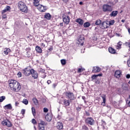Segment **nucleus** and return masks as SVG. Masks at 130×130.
Wrapping results in <instances>:
<instances>
[{
	"instance_id": "nucleus-1",
	"label": "nucleus",
	"mask_w": 130,
	"mask_h": 130,
	"mask_svg": "<svg viewBox=\"0 0 130 130\" xmlns=\"http://www.w3.org/2000/svg\"><path fill=\"white\" fill-rule=\"evenodd\" d=\"M113 3L111 2H109L108 4H104L103 5V11L104 12H112V6Z\"/></svg>"
},
{
	"instance_id": "nucleus-2",
	"label": "nucleus",
	"mask_w": 130,
	"mask_h": 130,
	"mask_svg": "<svg viewBox=\"0 0 130 130\" xmlns=\"http://www.w3.org/2000/svg\"><path fill=\"white\" fill-rule=\"evenodd\" d=\"M18 7L21 12H23V13H28V8H27L26 4H25L24 2L20 1L18 3Z\"/></svg>"
},
{
	"instance_id": "nucleus-3",
	"label": "nucleus",
	"mask_w": 130,
	"mask_h": 130,
	"mask_svg": "<svg viewBox=\"0 0 130 130\" xmlns=\"http://www.w3.org/2000/svg\"><path fill=\"white\" fill-rule=\"evenodd\" d=\"M32 71V69H28V68H26L24 69L21 70L22 73L24 75V76H29L31 75V72Z\"/></svg>"
},
{
	"instance_id": "nucleus-4",
	"label": "nucleus",
	"mask_w": 130,
	"mask_h": 130,
	"mask_svg": "<svg viewBox=\"0 0 130 130\" xmlns=\"http://www.w3.org/2000/svg\"><path fill=\"white\" fill-rule=\"evenodd\" d=\"M11 90L14 92H19L20 90H21V85L20 84V83L18 82L16 83Z\"/></svg>"
},
{
	"instance_id": "nucleus-5",
	"label": "nucleus",
	"mask_w": 130,
	"mask_h": 130,
	"mask_svg": "<svg viewBox=\"0 0 130 130\" xmlns=\"http://www.w3.org/2000/svg\"><path fill=\"white\" fill-rule=\"evenodd\" d=\"M85 121L88 125H94L95 122V121H94V119L92 117H88Z\"/></svg>"
},
{
	"instance_id": "nucleus-6",
	"label": "nucleus",
	"mask_w": 130,
	"mask_h": 130,
	"mask_svg": "<svg viewBox=\"0 0 130 130\" xmlns=\"http://www.w3.org/2000/svg\"><path fill=\"white\" fill-rule=\"evenodd\" d=\"M18 81L15 80L11 79L8 81L9 87L10 89H12L14 87L15 84H18Z\"/></svg>"
},
{
	"instance_id": "nucleus-7",
	"label": "nucleus",
	"mask_w": 130,
	"mask_h": 130,
	"mask_svg": "<svg viewBox=\"0 0 130 130\" xmlns=\"http://www.w3.org/2000/svg\"><path fill=\"white\" fill-rule=\"evenodd\" d=\"M65 95L70 100H74L75 99V95H74V93L73 92L68 91L65 92Z\"/></svg>"
},
{
	"instance_id": "nucleus-8",
	"label": "nucleus",
	"mask_w": 130,
	"mask_h": 130,
	"mask_svg": "<svg viewBox=\"0 0 130 130\" xmlns=\"http://www.w3.org/2000/svg\"><path fill=\"white\" fill-rule=\"evenodd\" d=\"M84 41H85V37L84 35L80 36L78 40V42H79V44H81V45H84Z\"/></svg>"
},
{
	"instance_id": "nucleus-9",
	"label": "nucleus",
	"mask_w": 130,
	"mask_h": 130,
	"mask_svg": "<svg viewBox=\"0 0 130 130\" xmlns=\"http://www.w3.org/2000/svg\"><path fill=\"white\" fill-rule=\"evenodd\" d=\"M3 125H7L8 127L12 126V123L9 120H5L2 122Z\"/></svg>"
},
{
	"instance_id": "nucleus-10",
	"label": "nucleus",
	"mask_w": 130,
	"mask_h": 130,
	"mask_svg": "<svg viewBox=\"0 0 130 130\" xmlns=\"http://www.w3.org/2000/svg\"><path fill=\"white\" fill-rule=\"evenodd\" d=\"M30 75H31L34 79H37V78H38V73H37V72L34 70V69H31Z\"/></svg>"
},
{
	"instance_id": "nucleus-11",
	"label": "nucleus",
	"mask_w": 130,
	"mask_h": 130,
	"mask_svg": "<svg viewBox=\"0 0 130 130\" xmlns=\"http://www.w3.org/2000/svg\"><path fill=\"white\" fill-rule=\"evenodd\" d=\"M100 27L101 29H106L108 28V23L105 21L102 22Z\"/></svg>"
},
{
	"instance_id": "nucleus-12",
	"label": "nucleus",
	"mask_w": 130,
	"mask_h": 130,
	"mask_svg": "<svg viewBox=\"0 0 130 130\" xmlns=\"http://www.w3.org/2000/svg\"><path fill=\"white\" fill-rule=\"evenodd\" d=\"M56 127L57 128V129L60 130L62 129L63 128V125L62 124V122H58L56 123Z\"/></svg>"
},
{
	"instance_id": "nucleus-13",
	"label": "nucleus",
	"mask_w": 130,
	"mask_h": 130,
	"mask_svg": "<svg viewBox=\"0 0 130 130\" xmlns=\"http://www.w3.org/2000/svg\"><path fill=\"white\" fill-rule=\"evenodd\" d=\"M63 22L66 24V25H69L70 23V16H66L63 18Z\"/></svg>"
},
{
	"instance_id": "nucleus-14",
	"label": "nucleus",
	"mask_w": 130,
	"mask_h": 130,
	"mask_svg": "<svg viewBox=\"0 0 130 130\" xmlns=\"http://www.w3.org/2000/svg\"><path fill=\"white\" fill-rule=\"evenodd\" d=\"M45 119L47 120V121H51L52 119V115L51 114H47L45 116Z\"/></svg>"
},
{
	"instance_id": "nucleus-15",
	"label": "nucleus",
	"mask_w": 130,
	"mask_h": 130,
	"mask_svg": "<svg viewBox=\"0 0 130 130\" xmlns=\"http://www.w3.org/2000/svg\"><path fill=\"white\" fill-rule=\"evenodd\" d=\"M101 71V68L98 67H94L92 69V72L96 73H99Z\"/></svg>"
},
{
	"instance_id": "nucleus-16",
	"label": "nucleus",
	"mask_w": 130,
	"mask_h": 130,
	"mask_svg": "<svg viewBox=\"0 0 130 130\" xmlns=\"http://www.w3.org/2000/svg\"><path fill=\"white\" fill-rule=\"evenodd\" d=\"M70 104H71V103H70L69 100H67V99L63 100V105H64L65 106L68 107V106H70Z\"/></svg>"
},
{
	"instance_id": "nucleus-17",
	"label": "nucleus",
	"mask_w": 130,
	"mask_h": 130,
	"mask_svg": "<svg viewBox=\"0 0 130 130\" xmlns=\"http://www.w3.org/2000/svg\"><path fill=\"white\" fill-rule=\"evenodd\" d=\"M38 125H46L47 124V123L45 122V121L41 119H39L38 120Z\"/></svg>"
},
{
	"instance_id": "nucleus-18",
	"label": "nucleus",
	"mask_w": 130,
	"mask_h": 130,
	"mask_svg": "<svg viewBox=\"0 0 130 130\" xmlns=\"http://www.w3.org/2000/svg\"><path fill=\"white\" fill-rule=\"evenodd\" d=\"M120 75H121V71L119 70H117L115 72V77L118 79V78H120Z\"/></svg>"
},
{
	"instance_id": "nucleus-19",
	"label": "nucleus",
	"mask_w": 130,
	"mask_h": 130,
	"mask_svg": "<svg viewBox=\"0 0 130 130\" xmlns=\"http://www.w3.org/2000/svg\"><path fill=\"white\" fill-rule=\"evenodd\" d=\"M109 52L110 53H112V54H115L116 53V50L115 49H113L112 47H110L108 48Z\"/></svg>"
},
{
	"instance_id": "nucleus-20",
	"label": "nucleus",
	"mask_w": 130,
	"mask_h": 130,
	"mask_svg": "<svg viewBox=\"0 0 130 130\" xmlns=\"http://www.w3.org/2000/svg\"><path fill=\"white\" fill-rule=\"evenodd\" d=\"M118 14V11H113L110 14V17H116Z\"/></svg>"
},
{
	"instance_id": "nucleus-21",
	"label": "nucleus",
	"mask_w": 130,
	"mask_h": 130,
	"mask_svg": "<svg viewBox=\"0 0 130 130\" xmlns=\"http://www.w3.org/2000/svg\"><path fill=\"white\" fill-rule=\"evenodd\" d=\"M76 23H78L79 25H81V26L83 25V24H84V20L80 18H78L76 19Z\"/></svg>"
},
{
	"instance_id": "nucleus-22",
	"label": "nucleus",
	"mask_w": 130,
	"mask_h": 130,
	"mask_svg": "<svg viewBox=\"0 0 130 130\" xmlns=\"http://www.w3.org/2000/svg\"><path fill=\"white\" fill-rule=\"evenodd\" d=\"M44 18L46 19V20H51V15L48 13H46L45 15H44Z\"/></svg>"
},
{
	"instance_id": "nucleus-23",
	"label": "nucleus",
	"mask_w": 130,
	"mask_h": 130,
	"mask_svg": "<svg viewBox=\"0 0 130 130\" xmlns=\"http://www.w3.org/2000/svg\"><path fill=\"white\" fill-rule=\"evenodd\" d=\"M9 11H11V7L8 6L4 10L2 11V14H4V13H7V12H9Z\"/></svg>"
},
{
	"instance_id": "nucleus-24",
	"label": "nucleus",
	"mask_w": 130,
	"mask_h": 130,
	"mask_svg": "<svg viewBox=\"0 0 130 130\" xmlns=\"http://www.w3.org/2000/svg\"><path fill=\"white\" fill-rule=\"evenodd\" d=\"M36 51L38 53H41L42 52V49H41V48L40 47L37 46L36 47Z\"/></svg>"
},
{
	"instance_id": "nucleus-25",
	"label": "nucleus",
	"mask_w": 130,
	"mask_h": 130,
	"mask_svg": "<svg viewBox=\"0 0 130 130\" xmlns=\"http://www.w3.org/2000/svg\"><path fill=\"white\" fill-rule=\"evenodd\" d=\"M122 45V42H121V41H119L116 46V49H120V48H121V46Z\"/></svg>"
},
{
	"instance_id": "nucleus-26",
	"label": "nucleus",
	"mask_w": 130,
	"mask_h": 130,
	"mask_svg": "<svg viewBox=\"0 0 130 130\" xmlns=\"http://www.w3.org/2000/svg\"><path fill=\"white\" fill-rule=\"evenodd\" d=\"M5 108L6 109H9L10 110L13 109V107H12V105L11 104H8L5 106Z\"/></svg>"
},
{
	"instance_id": "nucleus-27",
	"label": "nucleus",
	"mask_w": 130,
	"mask_h": 130,
	"mask_svg": "<svg viewBox=\"0 0 130 130\" xmlns=\"http://www.w3.org/2000/svg\"><path fill=\"white\" fill-rule=\"evenodd\" d=\"M10 51H11V49L6 48L4 50V52L5 53V54H6V55H8V54H9V52H10Z\"/></svg>"
},
{
	"instance_id": "nucleus-28",
	"label": "nucleus",
	"mask_w": 130,
	"mask_h": 130,
	"mask_svg": "<svg viewBox=\"0 0 130 130\" xmlns=\"http://www.w3.org/2000/svg\"><path fill=\"white\" fill-rule=\"evenodd\" d=\"M102 23V22L101 21V20L98 19L95 21V25H96L98 26H99V25H100H100H101Z\"/></svg>"
},
{
	"instance_id": "nucleus-29",
	"label": "nucleus",
	"mask_w": 130,
	"mask_h": 130,
	"mask_svg": "<svg viewBox=\"0 0 130 130\" xmlns=\"http://www.w3.org/2000/svg\"><path fill=\"white\" fill-rule=\"evenodd\" d=\"M32 101L35 105H38V100L36 98H34L32 99Z\"/></svg>"
},
{
	"instance_id": "nucleus-30",
	"label": "nucleus",
	"mask_w": 130,
	"mask_h": 130,
	"mask_svg": "<svg viewBox=\"0 0 130 130\" xmlns=\"http://www.w3.org/2000/svg\"><path fill=\"white\" fill-rule=\"evenodd\" d=\"M90 23L86 22L83 24V26L84 28H88V27H90Z\"/></svg>"
},
{
	"instance_id": "nucleus-31",
	"label": "nucleus",
	"mask_w": 130,
	"mask_h": 130,
	"mask_svg": "<svg viewBox=\"0 0 130 130\" xmlns=\"http://www.w3.org/2000/svg\"><path fill=\"white\" fill-rule=\"evenodd\" d=\"M31 111H32V115H34V116H35V115H36V111L35 110V108L32 107Z\"/></svg>"
},
{
	"instance_id": "nucleus-32",
	"label": "nucleus",
	"mask_w": 130,
	"mask_h": 130,
	"mask_svg": "<svg viewBox=\"0 0 130 130\" xmlns=\"http://www.w3.org/2000/svg\"><path fill=\"white\" fill-rule=\"evenodd\" d=\"M101 98L103 99V102H104V103H106V95L104 94L101 96Z\"/></svg>"
},
{
	"instance_id": "nucleus-33",
	"label": "nucleus",
	"mask_w": 130,
	"mask_h": 130,
	"mask_svg": "<svg viewBox=\"0 0 130 130\" xmlns=\"http://www.w3.org/2000/svg\"><path fill=\"white\" fill-rule=\"evenodd\" d=\"M38 127L39 130L45 129V127L44 126V125H38Z\"/></svg>"
},
{
	"instance_id": "nucleus-34",
	"label": "nucleus",
	"mask_w": 130,
	"mask_h": 130,
	"mask_svg": "<svg viewBox=\"0 0 130 130\" xmlns=\"http://www.w3.org/2000/svg\"><path fill=\"white\" fill-rule=\"evenodd\" d=\"M122 89L124 92H126V91H127V90H128V87L127 86V85H125L123 86Z\"/></svg>"
},
{
	"instance_id": "nucleus-35",
	"label": "nucleus",
	"mask_w": 130,
	"mask_h": 130,
	"mask_svg": "<svg viewBox=\"0 0 130 130\" xmlns=\"http://www.w3.org/2000/svg\"><path fill=\"white\" fill-rule=\"evenodd\" d=\"M60 61L62 66H65L66 63H67V61L64 59H61Z\"/></svg>"
},
{
	"instance_id": "nucleus-36",
	"label": "nucleus",
	"mask_w": 130,
	"mask_h": 130,
	"mask_svg": "<svg viewBox=\"0 0 130 130\" xmlns=\"http://www.w3.org/2000/svg\"><path fill=\"white\" fill-rule=\"evenodd\" d=\"M106 125V122L102 120V125L103 126V128H105V125Z\"/></svg>"
},
{
	"instance_id": "nucleus-37",
	"label": "nucleus",
	"mask_w": 130,
	"mask_h": 130,
	"mask_svg": "<svg viewBox=\"0 0 130 130\" xmlns=\"http://www.w3.org/2000/svg\"><path fill=\"white\" fill-rule=\"evenodd\" d=\"M34 4L35 6H38L39 5V0H34Z\"/></svg>"
},
{
	"instance_id": "nucleus-38",
	"label": "nucleus",
	"mask_w": 130,
	"mask_h": 130,
	"mask_svg": "<svg viewBox=\"0 0 130 130\" xmlns=\"http://www.w3.org/2000/svg\"><path fill=\"white\" fill-rule=\"evenodd\" d=\"M82 129L83 130H89V128L86 126L85 125H84L82 126Z\"/></svg>"
},
{
	"instance_id": "nucleus-39",
	"label": "nucleus",
	"mask_w": 130,
	"mask_h": 130,
	"mask_svg": "<svg viewBox=\"0 0 130 130\" xmlns=\"http://www.w3.org/2000/svg\"><path fill=\"white\" fill-rule=\"evenodd\" d=\"M84 71H85V69H84L83 68H79L78 69L77 72H78V73H82V72H84Z\"/></svg>"
},
{
	"instance_id": "nucleus-40",
	"label": "nucleus",
	"mask_w": 130,
	"mask_h": 130,
	"mask_svg": "<svg viewBox=\"0 0 130 130\" xmlns=\"http://www.w3.org/2000/svg\"><path fill=\"white\" fill-rule=\"evenodd\" d=\"M22 103H23V104H25V105H28V100H27V99L23 100V101H22Z\"/></svg>"
},
{
	"instance_id": "nucleus-41",
	"label": "nucleus",
	"mask_w": 130,
	"mask_h": 130,
	"mask_svg": "<svg viewBox=\"0 0 130 130\" xmlns=\"http://www.w3.org/2000/svg\"><path fill=\"white\" fill-rule=\"evenodd\" d=\"M6 99V96H2L0 97V102H3L4 100Z\"/></svg>"
},
{
	"instance_id": "nucleus-42",
	"label": "nucleus",
	"mask_w": 130,
	"mask_h": 130,
	"mask_svg": "<svg viewBox=\"0 0 130 130\" xmlns=\"http://www.w3.org/2000/svg\"><path fill=\"white\" fill-rule=\"evenodd\" d=\"M114 23H115V21H114V20H112L109 21V24L110 25H113V24H114Z\"/></svg>"
},
{
	"instance_id": "nucleus-43",
	"label": "nucleus",
	"mask_w": 130,
	"mask_h": 130,
	"mask_svg": "<svg viewBox=\"0 0 130 130\" xmlns=\"http://www.w3.org/2000/svg\"><path fill=\"white\" fill-rule=\"evenodd\" d=\"M31 122L32 123H33V124H37V121H36V120H35V119L33 118L31 120Z\"/></svg>"
},
{
	"instance_id": "nucleus-44",
	"label": "nucleus",
	"mask_w": 130,
	"mask_h": 130,
	"mask_svg": "<svg viewBox=\"0 0 130 130\" xmlns=\"http://www.w3.org/2000/svg\"><path fill=\"white\" fill-rule=\"evenodd\" d=\"M125 45H126V46H127L128 47H129V48L130 49V42H125Z\"/></svg>"
},
{
	"instance_id": "nucleus-45",
	"label": "nucleus",
	"mask_w": 130,
	"mask_h": 130,
	"mask_svg": "<svg viewBox=\"0 0 130 130\" xmlns=\"http://www.w3.org/2000/svg\"><path fill=\"white\" fill-rule=\"evenodd\" d=\"M91 79H92V80H96L97 79V77L96 76V75H93L91 76Z\"/></svg>"
},
{
	"instance_id": "nucleus-46",
	"label": "nucleus",
	"mask_w": 130,
	"mask_h": 130,
	"mask_svg": "<svg viewBox=\"0 0 130 130\" xmlns=\"http://www.w3.org/2000/svg\"><path fill=\"white\" fill-rule=\"evenodd\" d=\"M17 76H18V78H21V77H22V73L21 72H19L17 73Z\"/></svg>"
},
{
	"instance_id": "nucleus-47",
	"label": "nucleus",
	"mask_w": 130,
	"mask_h": 130,
	"mask_svg": "<svg viewBox=\"0 0 130 130\" xmlns=\"http://www.w3.org/2000/svg\"><path fill=\"white\" fill-rule=\"evenodd\" d=\"M2 18H3V19L7 18V15L6 14L2 13Z\"/></svg>"
},
{
	"instance_id": "nucleus-48",
	"label": "nucleus",
	"mask_w": 130,
	"mask_h": 130,
	"mask_svg": "<svg viewBox=\"0 0 130 130\" xmlns=\"http://www.w3.org/2000/svg\"><path fill=\"white\" fill-rule=\"evenodd\" d=\"M25 109H22L21 111V113L22 114V115H24L25 114Z\"/></svg>"
},
{
	"instance_id": "nucleus-49",
	"label": "nucleus",
	"mask_w": 130,
	"mask_h": 130,
	"mask_svg": "<svg viewBox=\"0 0 130 130\" xmlns=\"http://www.w3.org/2000/svg\"><path fill=\"white\" fill-rule=\"evenodd\" d=\"M95 84H98V85H99V84H100L101 83L100 81L97 79H95Z\"/></svg>"
},
{
	"instance_id": "nucleus-50",
	"label": "nucleus",
	"mask_w": 130,
	"mask_h": 130,
	"mask_svg": "<svg viewBox=\"0 0 130 130\" xmlns=\"http://www.w3.org/2000/svg\"><path fill=\"white\" fill-rule=\"evenodd\" d=\"M36 7H38V8L39 9H41V8H42V7L43 8V6H42V5H41L40 4H38V6H36Z\"/></svg>"
},
{
	"instance_id": "nucleus-51",
	"label": "nucleus",
	"mask_w": 130,
	"mask_h": 130,
	"mask_svg": "<svg viewBox=\"0 0 130 130\" xmlns=\"http://www.w3.org/2000/svg\"><path fill=\"white\" fill-rule=\"evenodd\" d=\"M81 108H82V107H78L76 108V110L77 111H81Z\"/></svg>"
},
{
	"instance_id": "nucleus-52",
	"label": "nucleus",
	"mask_w": 130,
	"mask_h": 130,
	"mask_svg": "<svg viewBox=\"0 0 130 130\" xmlns=\"http://www.w3.org/2000/svg\"><path fill=\"white\" fill-rule=\"evenodd\" d=\"M127 66L128 67H130V56L129 59L127 60Z\"/></svg>"
},
{
	"instance_id": "nucleus-53",
	"label": "nucleus",
	"mask_w": 130,
	"mask_h": 130,
	"mask_svg": "<svg viewBox=\"0 0 130 130\" xmlns=\"http://www.w3.org/2000/svg\"><path fill=\"white\" fill-rule=\"evenodd\" d=\"M44 112H48V109L46 108H44Z\"/></svg>"
},
{
	"instance_id": "nucleus-54",
	"label": "nucleus",
	"mask_w": 130,
	"mask_h": 130,
	"mask_svg": "<svg viewBox=\"0 0 130 130\" xmlns=\"http://www.w3.org/2000/svg\"><path fill=\"white\" fill-rule=\"evenodd\" d=\"M85 115H86V116H90V113L87 111H85Z\"/></svg>"
},
{
	"instance_id": "nucleus-55",
	"label": "nucleus",
	"mask_w": 130,
	"mask_h": 130,
	"mask_svg": "<svg viewBox=\"0 0 130 130\" xmlns=\"http://www.w3.org/2000/svg\"><path fill=\"white\" fill-rule=\"evenodd\" d=\"M96 78H98V77H102V74H98V75H96Z\"/></svg>"
},
{
	"instance_id": "nucleus-56",
	"label": "nucleus",
	"mask_w": 130,
	"mask_h": 130,
	"mask_svg": "<svg viewBox=\"0 0 130 130\" xmlns=\"http://www.w3.org/2000/svg\"><path fill=\"white\" fill-rule=\"evenodd\" d=\"M82 98L83 100L84 101L85 103H86V101H85V100H86V97H85L84 96H83L82 97Z\"/></svg>"
},
{
	"instance_id": "nucleus-57",
	"label": "nucleus",
	"mask_w": 130,
	"mask_h": 130,
	"mask_svg": "<svg viewBox=\"0 0 130 130\" xmlns=\"http://www.w3.org/2000/svg\"><path fill=\"white\" fill-rule=\"evenodd\" d=\"M126 79H129L130 78V75L129 74H127L126 76Z\"/></svg>"
},
{
	"instance_id": "nucleus-58",
	"label": "nucleus",
	"mask_w": 130,
	"mask_h": 130,
	"mask_svg": "<svg viewBox=\"0 0 130 130\" xmlns=\"http://www.w3.org/2000/svg\"><path fill=\"white\" fill-rule=\"evenodd\" d=\"M41 46H42V47H45V44L44 43H42Z\"/></svg>"
},
{
	"instance_id": "nucleus-59",
	"label": "nucleus",
	"mask_w": 130,
	"mask_h": 130,
	"mask_svg": "<svg viewBox=\"0 0 130 130\" xmlns=\"http://www.w3.org/2000/svg\"><path fill=\"white\" fill-rule=\"evenodd\" d=\"M48 85H49V84H50L51 83V81L50 80H48L47 82Z\"/></svg>"
},
{
	"instance_id": "nucleus-60",
	"label": "nucleus",
	"mask_w": 130,
	"mask_h": 130,
	"mask_svg": "<svg viewBox=\"0 0 130 130\" xmlns=\"http://www.w3.org/2000/svg\"><path fill=\"white\" fill-rule=\"evenodd\" d=\"M56 86H57L56 84H55V83L53 84V87L54 88H55L56 87Z\"/></svg>"
},
{
	"instance_id": "nucleus-61",
	"label": "nucleus",
	"mask_w": 130,
	"mask_h": 130,
	"mask_svg": "<svg viewBox=\"0 0 130 130\" xmlns=\"http://www.w3.org/2000/svg\"><path fill=\"white\" fill-rule=\"evenodd\" d=\"M19 105V103L18 102H16L15 103V106H18Z\"/></svg>"
},
{
	"instance_id": "nucleus-62",
	"label": "nucleus",
	"mask_w": 130,
	"mask_h": 130,
	"mask_svg": "<svg viewBox=\"0 0 130 130\" xmlns=\"http://www.w3.org/2000/svg\"><path fill=\"white\" fill-rule=\"evenodd\" d=\"M102 105H103V106H105V103H104V102H102Z\"/></svg>"
},
{
	"instance_id": "nucleus-63",
	"label": "nucleus",
	"mask_w": 130,
	"mask_h": 130,
	"mask_svg": "<svg viewBox=\"0 0 130 130\" xmlns=\"http://www.w3.org/2000/svg\"><path fill=\"white\" fill-rule=\"evenodd\" d=\"M79 5H80V6H82L83 5V3L82 2H80L79 3Z\"/></svg>"
},
{
	"instance_id": "nucleus-64",
	"label": "nucleus",
	"mask_w": 130,
	"mask_h": 130,
	"mask_svg": "<svg viewBox=\"0 0 130 130\" xmlns=\"http://www.w3.org/2000/svg\"><path fill=\"white\" fill-rule=\"evenodd\" d=\"M128 32L130 34V28H128Z\"/></svg>"
}]
</instances>
